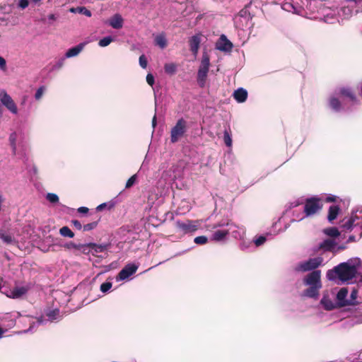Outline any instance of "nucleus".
<instances>
[{
	"label": "nucleus",
	"mask_w": 362,
	"mask_h": 362,
	"mask_svg": "<svg viewBox=\"0 0 362 362\" xmlns=\"http://www.w3.org/2000/svg\"><path fill=\"white\" fill-rule=\"evenodd\" d=\"M359 264L358 258L350 259L347 262L340 263L332 269H329L327 272V278L329 281L339 279L342 282L349 281L356 276Z\"/></svg>",
	"instance_id": "obj_1"
},
{
	"label": "nucleus",
	"mask_w": 362,
	"mask_h": 362,
	"mask_svg": "<svg viewBox=\"0 0 362 362\" xmlns=\"http://www.w3.org/2000/svg\"><path fill=\"white\" fill-rule=\"evenodd\" d=\"M340 228L343 232L355 230L359 233L358 238L354 235H349L347 243L359 240L362 237V206L353 210L349 217L344 218L341 221Z\"/></svg>",
	"instance_id": "obj_2"
},
{
	"label": "nucleus",
	"mask_w": 362,
	"mask_h": 362,
	"mask_svg": "<svg viewBox=\"0 0 362 362\" xmlns=\"http://www.w3.org/2000/svg\"><path fill=\"white\" fill-rule=\"evenodd\" d=\"M303 284L309 286L304 290L303 296L317 299L319 296V291L322 288L321 271L315 270L310 272L304 277Z\"/></svg>",
	"instance_id": "obj_3"
},
{
	"label": "nucleus",
	"mask_w": 362,
	"mask_h": 362,
	"mask_svg": "<svg viewBox=\"0 0 362 362\" xmlns=\"http://www.w3.org/2000/svg\"><path fill=\"white\" fill-rule=\"evenodd\" d=\"M359 12H362V0H345L337 9L339 16L343 19H349Z\"/></svg>",
	"instance_id": "obj_4"
},
{
	"label": "nucleus",
	"mask_w": 362,
	"mask_h": 362,
	"mask_svg": "<svg viewBox=\"0 0 362 362\" xmlns=\"http://www.w3.org/2000/svg\"><path fill=\"white\" fill-rule=\"evenodd\" d=\"M324 259L320 256L309 258L307 260L299 262L295 267L294 271L296 272H308L317 270L321 266H323Z\"/></svg>",
	"instance_id": "obj_5"
},
{
	"label": "nucleus",
	"mask_w": 362,
	"mask_h": 362,
	"mask_svg": "<svg viewBox=\"0 0 362 362\" xmlns=\"http://www.w3.org/2000/svg\"><path fill=\"white\" fill-rule=\"evenodd\" d=\"M226 227L227 230H228V235H231V236L235 239L240 240L243 238L245 230L243 227H239L237 225L234 224L232 222L228 221H220L217 223H214L212 225V229H217L218 228Z\"/></svg>",
	"instance_id": "obj_6"
},
{
	"label": "nucleus",
	"mask_w": 362,
	"mask_h": 362,
	"mask_svg": "<svg viewBox=\"0 0 362 362\" xmlns=\"http://www.w3.org/2000/svg\"><path fill=\"white\" fill-rule=\"evenodd\" d=\"M337 9L338 7L328 6L325 3L319 11L320 14L315 16V19L322 21L327 23H333L338 21V17H339L337 13Z\"/></svg>",
	"instance_id": "obj_7"
},
{
	"label": "nucleus",
	"mask_w": 362,
	"mask_h": 362,
	"mask_svg": "<svg viewBox=\"0 0 362 362\" xmlns=\"http://www.w3.org/2000/svg\"><path fill=\"white\" fill-rule=\"evenodd\" d=\"M45 317L47 319H43L42 317L38 318L35 322H33L29 329L25 330L24 332H31L33 331L35 325H40L45 323V321H49L51 322H58L62 319L63 315L61 314L58 308L54 309H47L45 311Z\"/></svg>",
	"instance_id": "obj_8"
},
{
	"label": "nucleus",
	"mask_w": 362,
	"mask_h": 362,
	"mask_svg": "<svg viewBox=\"0 0 362 362\" xmlns=\"http://www.w3.org/2000/svg\"><path fill=\"white\" fill-rule=\"evenodd\" d=\"M305 0H284L283 10L299 16H304Z\"/></svg>",
	"instance_id": "obj_9"
},
{
	"label": "nucleus",
	"mask_w": 362,
	"mask_h": 362,
	"mask_svg": "<svg viewBox=\"0 0 362 362\" xmlns=\"http://www.w3.org/2000/svg\"><path fill=\"white\" fill-rule=\"evenodd\" d=\"M187 122L183 119H179L170 130V142H177L187 132Z\"/></svg>",
	"instance_id": "obj_10"
},
{
	"label": "nucleus",
	"mask_w": 362,
	"mask_h": 362,
	"mask_svg": "<svg viewBox=\"0 0 362 362\" xmlns=\"http://www.w3.org/2000/svg\"><path fill=\"white\" fill-rule=\"evenodd\" d=\"M305 1L303 16L315 19V16L320 14L319 11L325 3L318 0H305Z\"/></svg>",
	"instance_id": "obj_11"
},
{
	"label": "nucleus",
	"mask_w": 362,
	"mask_h": 362,
	"mask_svg": "<svg viewBox=\"0 0 362 362\" xmlns=\"http://www.w3.org/2000/svg\"><path fill=\"white\" fill-rule=\"evenodd\" d=\"M303 208L305 216L308 217L313 216L322 208L320 199L317 197L307 199Z\"/></svg>",
	"instance_id": "obj_12"
},
{
	"label": "nucleus",
	"mask_w": 362,
	"mask_h": 362,
	"mask_svg": "<svg viewBox=\"0 0 362 362\" xmlns=\"http://www.w3.org/2000/svg\"><path fill=\"white\" fill-rule=\"evenodd\" d=\"M0 105L4 106L11 113L18 114V108L10 95L4 90H0Z\"/></svg>",
	"instance_id": "obj_13"
},
{
	"label": "nucleus",
	"mask_w": 362,
	"mask_h": 362,
	"mask_svg": "<svg viewBox=\"0 0 362 362\" xmlns=\"http://www.w3.org/2000/svg\"><path fill=\"white\" fill-rule=\"evenodd\" d=\"M337 246V243L335 240L332 239H325L322 242L316 244L313 247V251L315 252H332L333 253H336L335 247Z\"/></svg>",
	"instance_id": "obj_14"
},
{
	"label": "nucleus",
	"mask_w": 362,
	"mask_h": 362,
	"mask_svg": "<svg viewBox=\"0 0 362 362\" xmlns=\"http://www.w3.org/2000/svg\"><path fill=\"white\" fill-rule=\"evenodd\" d=\"M138 267L136 264H127L118 274L117 280L124 281L127 279L136 272Z\"/></svg>",
	"instance_id": "obj_15"
},
{
	"label": "nucleus",
	"mask_w": 362,
	"mask_h": 362,
	"mask_svg": "<svg viewBox=\"0 0 362 362\" xmlns=\"http://www.w3.org/2000/svg\"><path fill=\"white\" fill-rule=\"evenodd\" d=\"M177 227L185 233L194 232L198 228V221L187 220L186 221L177 223Z\"/></svg>",
	"instance_id": "obj_16"
},
{
	"label": "nucleus",
	"mask_w": 362,
	"mask_h": 362,
	"mask_svg": "<svg viewBox=\"0 0 362 362\" xmlns=\"http://www.w3.org/2000/svg\"><path fill=\"white\" fill-rule=\"evenodd\" d=\"M12 5L4 4L0 6V25H8L9 23V18L4 16L6 14L11 13Z\"/></svg>",
	"instance_id": "obj_17"
},
{
	"label": "nucleus",
	"mask_w": 362,
	"mask_h": 362,
	"mask_svg": "<svg viewBox=\"0 0 362 362\" xmlns=\"http://www.w3.org/2000/svg\"><path fill=\"white\" fill-rule=\"evenodd\" d=\"M348 296V288H341L337 293L336 299L337 304L338 307H344L349 305L348 301L349 299L347 298Z\"/></svg>",
	"instance_id": "obj_18"
},
{
	"label": "nucleus",
	"mask_w": 362,
	"mask_h": 362,
	"mask_svg": "<svg viewBox=\"0 0 362 362\" xmlns=\"http://www.w3.org/2000/svg\"><path fill=\"white\" fill-rule=\"evenodd\" d=\"M201 43L200 34H196L192 36L189 40L190 51L192 54L196 57L198 54L199 49Z\"/></svg>",
	"instance_id": "obj_19"
},
{
	"label": "nucleus",
	"mask_w": 362,
	"mask_h": 362,
	"mask_svg": "<svg viewBox=\"0 0 362 362\" xmlns=\"http://www.w3.org/2000/svg\"><path fill=\"white\" fill-rule=\"evenodd\" d=\"M217 49L223 52L230 51L233 48V44L227 39V37L222 35L219 41L216 44Z\"/></svg>",
	"instance_id": "obj_20"
},
{
	"label": "nucleus",
	"mask_w": 362,
	"mask_h": 362,
	"mask_svg": "<svg viewBox=\"0 0 362 362\" xmlns=\"http://www.w3.org/2000/svg\"><path fill=\"white\" fill-rule=\"evenodd\" d=\"M320 304L326 310H332L337 308V303H334L330 298L328 293H325L320 300Z\"/></svg>",
	"instance_id": "obj_21"
},
{
	"label": "nucleus",
	"mask_w": 362,
	"mask_h": 362,
	"mask_svg": "<svg viewBox=\"0 0 362 362\" xmlns=\"http://www.w3.org/2000/svg\"><path fill=\"white\" fill-rule=\"evenodd\" d=\"M85 245H86V252L90 251L91 250L93 252L98 253L103 252L107 250L110 245L109 243L96 244L90 243L85 244Z\"/></svg>",
	"instance_id": "obj_22"
},
{
	"label": "nucleus",
	"mask_w": 362,
	"mask_h": 362,
	"mask_svg": "<svg viewBox=\"0 0 362 362\" xmlns=\"http://www.w3.org/2000/svg\"><path fill=\"white\" fill-rule=\"evenodd\" d=\"M52 243L54 245L64 246L66 248L69 249V250L74 248V249H76L80 251H82L83 252H86V245H85V244H75V243L71 242V243H66V244L62 245V244H60L59 240L58 238H55V239L53 238Z\"/></svg>",
	"instance_id": "obj_23"
},
{
	"label": "nucleus",
	"mask_w": 362,
	"mask_h": 362,
	"mask_svg": "<svg viewBox=\"0 0 362 362\" xmlns=\"http://www.w3.org/2000/svg\"><path fill=\"white\" fill-rule=\"evenodd\" d=\"M28 291V288L25 286H16L9 291L7 296L11 298H20L24 296Z\"/></svg>",
	"instance_id": "obj_24"
},
{
	"label": "nucleus",
	"mask_w": 362,
	"mask_h": 362,
	"mask_svg": "<svg viewBox=\"0 0 362 362\" xmlns=\"http://www.w3.org/2000/svg\"><path fill=\"white\" fill-rule=\"evenodd\" d=\"M335 95L349 98L352 101L356 100V96L353 90L349 87L339 88L335 90Z\"/></svg>",
	"instance_id": "obj_25"
},
{
	"label": "nucleus",
	"mask_w": 362,
	"mask_h": 362,
	"mask_svg": "<svg viewBox=\"0 0 362 362\" xmlns=\"http://www.w3.org/2000/svg\"><path fill=\"white\" fill-rule=\"evenodd\" d=\"M228 235V230H227V228L223 227L214 232L211 235V240L216 242L223 241Z\"/></svg>",
	"instance_id": "obj_26"
},
{
	"label": "nucleus",
	"mask_w": 362,
	"mask_h": 362,
	"mask_svg": "<svg viewBox=\"0 0 362 362\" xmlns=\"http://www.w3.org/2000/svg\"><path fill=\"white\" fill-rule=\"evenodd\" d=\"M108 24L115 29L122 28L123 26V19L121 15L116 13L108 21Z\"/></svg>",
	"instance_id": "obj_27"
},
{
	"label": "nucleus",
	"mask_w": 362,
	"mask_h": 362,
	"mask_svg": "<svg viewBox=\"0 0 362 362\" xmlns=\"http://www.w3.org/2000/svg\"><path fill=\"white\" fill-rule=\"evenodd\" d=\"M85 45V42H81L76 46L69 49L65 54V58H71L77 56L83 50Z\"/></svg>",
	"instance_id": "obj_28"
},
{
	"label": "nucleus",
	"mask_w": 362,
	"mask_h": 362,
	"mask_svg": "<svg viewBox=\"0 0 362 362\" xmlns=\"http://www.w3.org/2000/svg\"><path fill=\"white\" fill-rule=\"evenodd\" d=\"M233 97L238 103H243L247 98V91L243 88H239L234 91Z\"/></svg>",
	"instance_id": "obj_29"
},
{
	"label": "nucleus",
	"mask_w": 362,
	"mask_h": 362,
	"mask_svg": "<svg viewBox=\"0 0 362 362\" xmlns=\"http://www.w3.org/2000/svg\"><path fill=\"white\" fill-rule=\"evenodd\" d=\"M210 66V58L206 52H204L201 59V63L199 67V71L209 73Z\"/></svg>",
	"instance_id": "obj_30"
},
{
	"label": "nucleus",
	"mask_w": 362,
	"mask_h": 362,
	"mask_svg": "<svg viewBox=\"0 0 362 362\" xmlns=\"http://www.w3.org/2000/svg\"><path fill=\"white\" fill-rule=\"evenodd\" d=\"M329 106L334 112H339L342 110V106L339 100L334 95L329 99Z\"/></svg>",
	"instance_id": "obj_31"
},
{
	"label": "nucleus",
	"mask_w": 362,
	"mask_h": 362,
	"mask_svg": "<svg viewBox=\"0 0 362 362\" xmlns=\"http://www.w3.org/2000/svg\"><path fill=\"white\" fill-rule=\"evenodd\" d=\"M289 213L292 214V219L291 221H300L303 219H304L305 217H308L305 216V214L304 213L303 208H300L299 209H293Z\"/></svg>",
	"instance_id": "obj_32"
},
{
	"label": "nucleus",
	"mask_w": 362,
	"mask_h": 362,
	"mask_svg": "<svg viewBox=\"0 0 362 362\" xmlns=\"http://www.w3.org/2000/svg\"><path fill=\"white\" fill-rule=\"evenodd\" d=\"M304 201V199L301 197L290 202L287 205L286 213H288L291 210L297 209L298 206L303 205L305 202Z\"/></svg>",
	"instance_id": "obj_33"
},
{
	"label": "nucleus",
	"mask_w": 362,
	"mask_h": 362,
	"mask_svg": "<svg viewBox=\"0 0 362 362\" xmlns=\"http://www.w3.org/2000/svg\"><path fill=\"white\" fill-rule=\"evenodd\" d=\"M339 210V207L337 205H332L329 206L327 215V219L329 222L337 218Z\"/></svg>",
	"instance_id": "obj_34"
},
{
	"label": "nucleus",
	"mask_w": 362,
	"mask_h": 362,
	"mask_svg": "<svg viewBox=\"0 0 362 362\" xmlns=\"http://www.w3.org/2000/svg\"><path fill=\"white\" fill-rule=\"evenodd\" d=\"M69 11L72 13L83 14L87 17H91L92 16L90 11L84 6L72 7L69 9Z\"/></svg>",
	"instance_id": "obj_35"
},
{
	"label": "nucleus",
	"mask_w": 362,
	"mask_h": 362,
	"mask_svg": "<svg viewBox=\"0 0 362 362\" xmlns=\"http://www.w3.org/2000/svg\"><path fill=\"white\" fill-rule=\"evenodd\" d=\"M207 76V73L198 70L197 81L199 87L204 88L205 86Z\"/></svg>",
	"instance_id": "obj_36"
},
{
	"label": "nucleus",
	"mask_w": 362,
	"mask_h": 362,
	"mask_svg": "<svg viewBox=\"0 0 362 362\" xmlns=\"http://www.w3.org/2000/svg\"><path fill=\"white\" fill-rule=\"evenodd\" d=\"M223 141L227 147L230 148L232 146V134L230 128L225 129L223 132Z\"/></svg>",
	"instance_id": "obj_37"
},
{
	"label": "nucleus",
	"mask_w": 362,
	"mask_h": 362,
	"mask_svg": "<svg viewBox=\"0 0 362 362\" xmlns=\"http://www.w3.org/2000/svg\"><path fill=\"white\" fill-rule=\"evenodd\" d=\"M18 135L16 132H12L9 135V143L12 148V153L13 155L16 154L17 146H16V141H17Z\"/></svg>",
	"instance_id": "obj_38"
},
{
	"label": "nucleus",
	"mask_w": 362,
	"mask_h": 362,
	"mask_svg": "<svg viewBox=\"0 0 362 362\" xmlns=\"http://www.w3.org/2000/svg\"><path fill=\"white\" fill-rule=\"evenodd\" d=\"M357 298H358V290L355 288H353L351 291L350 296L348 298L349 305H357L358 304Z\"/></svg>",
	"instance_id": "obj_39"
},
{
	"label": "nucleus",
	"mask_w": 362,
	"mask_h": 362,
	"mask_svg": "<svg viewBox=\"0 0 362 362\" xmlns=\"http://www.w3.org/2000/svg\"><path fill=\"white\" fill-rule=\"evenodd\" d=\"M323 233L331 238L337 237L340 234L339 230L336 227L325 228L323 230Z\"/></svg>",
	"instance_id": "obj_40"
},
{
	"label": "nucleus",
	"mask_w": 362,
	"mask_h": 362,
	"mask_svg": "<svg viewBox=\"0 0 362 362\" xmlns=\"http://www.w3.org/2000/svg\"><path fill=\"white\" fill-rule=\"evenodd\" d=\"M59 234L63 237L72 238L74 237V233L68 226H63L59 229Z\"/></svg>",
	"instance_id": "obj_41"
},
{
	"label": "nucleus",
	"mask_w": 362,
	"mask_h": 362,
	"mask_svg": "<svg viewBox=\"0 0 362 362\" xmlns=\"http://www.w3.org/2000/svg\"><path fill=\"white\" fill-rule=\"evenodd\" d=\"M114 41V38L112 36H106L98 42V45L101 47L108 46L112 42Z\"/></svg>",
	"instance_id": "obj_42"
},
{
	"label": "nucleus",
	"mask_w": 362,
	"mask_h": 362,
	"mask_svg": "<svg viewBox=\"0 0 362 362\" xmlns=\"http://www.w3.org/2000/svg\"><path fill=\"white\" fill-rule=\"evenodd\" d=\"M281 221H281V218H280L272 226V228H274V230L276 231V233H281V232H284V231H285L289 227V225H286V224L283 228H279V226L281 225Z\"/></svg>",
	"instance_id": "obj_43"
},
{
	"label": "nucleus",
	"mask_w": 362,
	"mask_h": 362,
	"mask_svg": "<svg viewBox=\"0 0 362 362\" xmlns=\"http://www.w3.org/2000/svg\"><path fill=\"white\" fill-rule=\"evenodd\" d=\"M155 41L156 44L158 45L160 48L163 49L166 47L167 42L165 37L163 35H160L156 36Z\"/></svg>",
	"instance_id": "obj_44"
},
{
	"label": "nucleus",
	"mask_w": 362,
	"mask_h": 362,
	"mask_svg": "<svg viewBox=\"0 0 362 362\" xmlns=\"http://www.w3.org/2000/svg\"><path fill=\"white\" fill-rule=\"evenodd\" d=\"M177 66L174 63L165 64L164 66L165 71L169 74H173L176 71Z\"/></svg>",
	"instance_id": "obj_45"
},
{
	"label": "nucleus",
	"mask_w": 362,
	"mask_h": 362,
	"mask_svg": "<svg viewBox=\"0 0 362 362\" xmlns=\"http://www.w3.org/2000/svg\"><path fill=\"white\" fill-rule=\"evenodd\" d=\"M46 199L52 204H57L59 202V197L54 193H47Z\"/></svg>",
	"instance_id": "obj_46"
},
{
	"label": "nucleus",
	"mask_w": 362,
	"mask_h": 362,
	"mask_svg": "<svg viewBox=\"0 0 362 362\" xmlns=\"http://www.w3.org/2000/svg\"><path fill=\"white\" fill-rule=\"evenodd\" d=\"M0 238L6 243H11L13 242L12 237L4 233V230L0 229Z\"/></svg>",
	"instance_id": "obj_47"
},
{
	"label": "nucleus",
	"mask_w": 362,
	"mask_h": 362,
	"mask_svg": "<svg viewBox=\"0 0 362 362\" xmlns=\"http://www.w3.org/2000/svg\"><path fill=\"white\" fill-rule=\"evenodd\" d=\"M98 224V221H93L91 223L83 225V231H90L95 229Z\"/></svg>",
	"instance_id": "obj_48"
},
{
	"label": "nucleus",
	"mask_w": 362,
	"mask_h": 362,
	"mask_svg": "<svg viewBox=\"0 0 362 362\" xmlns=\"http://www.w3.org/2000/svg\"><path fill=\"white\" fill-rule=\"evenodd\" d=\"M267 240V238L264 235H259L258 237H255L253 240L255 245L257 247L262 245Z\"/></svg>",
	"instance_id": "obj_49"
},
{
	"label": "nucleus",
	"mask_w": 362,
	"mask_h": 362,
	"mask_svg": "<svg viewBox=\"0 0 362 362\" xmlns=\"http://www.w3.org/2000/svg\"><path fill=\"white\" fill-rule=\"evenodd\" d=\"M112 286V284L110 281H105L100 285L101 292L105 293L108 292Z\"/></svg>",
	"instance_id": "obj_50"
},
{
	"label": "nucleus",
	"mask_w": 362,
	"mask_h": 362,
	"mask_svg": "<svg viewBox=\"0 0 362 362\" xmlns=\"http://www.w3.org/2000/svg\"><path fill=\"white\" fill-rule=\"evenodd\" d=\"M45 91V87L44 86L39 87L35 92V99L36 100H40L42 98Z\"/></svg>",
	"instance_id": "obj_51"
},
{
	"label": "nucleus",
	"mask_w": 362,
	"mask_h": 362,
	"mask_svg": "<svg viewBox=\"0 0 362 362\" xmlns=\"http://www.w3.org/2000/svg\"><path fill=\"white\" fill-rule=\"evenodd\" d=\"M136 179H137L136 174H134L131 177H129V180L126 182L125 188L129 189V188L132 187L136 182Z\"/></svg>",
	"instance_id": "obj_52"
},
{
	"label": "nucleus",
	"mask_w": 362,
	"mask_h": 362,
	"mask_svg": "<svg viewBox=\"0 0 362 362\" xmlns=\"http://www.w3.org/2000/svg\"><path fill=\"white\" fill-rule=\"evenodd\" d=\"M207 241H208V238L206 236H204V235L197 236L194 240V242L198 245L206 244L207 243Z\"/></svg>",
	"instance_id": "obj_53"
},
{
	"label": "nucleus",
	"mask_w": 362,
	"mask_h": 362,
	"mask_svg": "<svg viewBox=\"0 0 362 362\" xmlns=\"http://www.w3.org/2000/svg\"><path fill=\"white\" fill-rule=\"evenodd\" d=\"M139 65L141 66V68L146 69L147 67L148 61L144 54H141L139 57Z\"/></svg>",
	"instance_id": "obj_54"
},
{
	"label": "nucleus",
	"mask_w": 362,
	"mask_h": 362,
	"mask_svg": "<svg viewBox=\"0 0 362 362\" xmlns=\"http://www.w3.org/2000/svg\"><path fill=\"white\" fill-rule=\"evenodd\" d=\"M29 5L28 0H19L18 3V7L21 9L26 8Z\"/></svg>",
	"instance_id": "obj_55"
},
{
	"label": "nucleus",
	"mask_w": 362,
	"mask_h": 362,
	"mask_svg": "<svg viewBox=\"0 0 362 362\" xmlns=\"http://www.w3.org/2000/svg\"><path fill=\"white\" fill-rule=\"evenodd\" d=\"M6 69V61L3 57L0 56V70L5 71Z\"/></svg>",
	"instance_id": "obj_56"
},
{
	"label": "nucleus",
	"mask_w": 362,
	"mask_h": 362,
	"mask_svg": "<svg viewBox=\"0 0 362 362\" xmlns=\"http://www.w3.org/2000/svg\"><path fill=\"white\" fill-rule=\"evenodd\" d=\"M65 56L62 58H61L60 59H59L57 63L54 64V69H60L63 65H64V60H65Z\"/></svg>",
	"instance_id": "obj_57"
},
{
	"label": "nucleus",
	"mask_w": 362,
	"mask_h": 362,
	"mask_svg": "<svg viewBox=\"0 0 362 362\" xmlns=\"http://www.w3.org/2000/svg\"><path fill=\"white\" fill-rule=\"evenodd\" d=\"M73 226L77 229V230H83V225L81 223V222L78 220H73L71 221Z\"/></svg>",
	"instance_id": "obj_58"
},
{
	"label": "nucleus",
	"mask_w": 362,
	"mask_h": 362,
	"mask_svg": "<svg viewBox=\"0 0 362 362\" xmlns=\"http://www.w3.org/2000/svg\"><path fill=\"white\" fill-rule=\"evenodd\" d=\"M146 82L148 85L152 86L154 84V76L151 74H148L146 76Z\"/></svg>",
	"instance_id": "obj_59"
},
{
	"label": "nucleus",
	"mask_w": 362,
	"mask_h": 362,
	"mask_svg": "<svg viewBox=\"0 0 362 362\" xmlns=\"http://www.w3.org/2000/svg\"><path fill=\"white\" fill-rule=\"evenodd\" d=\"M78 212L81 214H87L88 212V208L86 206H81L78 209Z\"/></svg>",
	"instance_id": "obj_60"
},
{
	"label": "nucleus",
	"mask_w": 362,
	"mask_h": 362,
	"mask_svg": "<svg viewBox=\"0 0 362 362\" xmlns=\"http://www.w3.org/2000/svg\"><path fill=\"white\" fill-rule=\"evenodd\" d=\"M326 201L327 202H332L336 201V196L329 194L326 197Z\"/></svg>",
	"instance_id": "obj_61"
},
{
	"label": "nucleus",
	"mask_w": 362,
	"mask_h": 362,
	"mask_svg": "<svg viewBox=\"0 0 362 362\" xmlns=\"http://www.w3.org/2000/svg\"><path fill=\"white\" fill-rule=\"evenodd\" d=\"M47 18H48L49 21L51 22V21H54L57 20V16L54 14H49L47 16Z\"/></svg>",
	"instance_id": "obj_62"
},
{
	"label": "nucleus",
	"mask_w": 362,
	"mask_h": 362,
	"mask_svg": "<svg viewBox=\"0 0 362 362\" xmlns=\"http://www.w3.org/2000/svg\"><path fill=\"white\" fill-rule=\"evenodd\" d=\"M107 206V204L106 203H103L100 205H98L96 208V210L97 211H101L103 210L105 206Z\"/></svg>",
	"instance_id": "obj_63"
},
{
	"label": "nucleus",
	"mask_w": 362,
	"mask_h": 362,
	"mask_svg": "<svg viewBox=\"0 0 362 362\" xmlns=\"http://www.w3.org/2000/svg\"><path fill=\"white\" fill-rule=\"evenodd\" d=\"M346 249V246L345 245H339V246H336L335 247V251H336V253L339 251V250H343Z\"/></svg>",
	"instance_id": "obj_64"
}]
</instances>
